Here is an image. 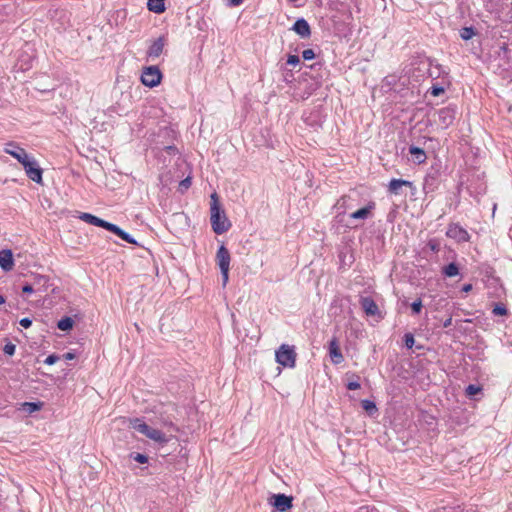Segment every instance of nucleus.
Masks as SVG:
<instances>
[{
  "label": "nucleus",
  "mask_w": 512,
  "mask_h": 512,
  "mask_svg": "<svg viewBox=\"0 0 512 512\" xmlns=\"http://www.w3.org/2000/svg\"><path fill=\"white\" fill-rule=\"evenodd\" d=\"M210 222L213 231L218 235L227 232L231 227L230 221L221 209L218 195L216 193L211 195Z\"/></svg>",
  "instance_id": "nucleus-1"
},
{
  "label": "nucleus",
  "mask_w": 512,
  "mask_h": 512,
  "mask_svg": "<svg viewBox=\"0 0 512 512\" xmlns=\"http://www.w3.org/2000/svg\"><path fill=\"white\" fill-rule=\"evenodd\" d=\"M129 425L137 432L145 435L147 438L158 444L163 445L169 441V438L162 431L147 425L139 418L129 419Z\"/></svg>",
  "instance_id": "nucleus-2"
},
{
  "label": "nucleus",
  "mask_w": 512,
  "mask_h": 512,
  "mask_svg": "<svg viewBox=\"0 0 512 512\" xmlns=\"http://www.w3.org/2000/svg\"><path fill=\"white\" fill-rule=\"evenodd\" d=\"M374 209L375 203L370 202L365 207L352 211L349 213L348 220L345 221V226L348 228H357L359 223H362L373 216Z\"/></svg>",
  "instance_id": "nucleus-3"
},
{
  "label": "nucleus",
  "mask_w": 512,
  "mask_h": 512,
  "mask_svg": "<svg viewBox=\"0 0 512 512\" xmlns=\"http://www.w3.org/2000/svg\"><path fill=\"white\" fill-rule=\"evenodd\" d=\"M230 261L231 256L228 249L221 245L216 253V262L221 271L223 286H226L229 280Z\"/></svg>",
  "instance_id": "nucleus-4"
},
{
  "label": "nucleus",
  "mask_w": 512,
  "mask_h": 512,
  "mask_svg": "<svg viewBox=\"0 0 512 512\" xmlns=\"http://www.w3.org/2000/svg\"><path fill=\"white\" fill-rule=\"evenodd\" d=\"M276 361L284 367H294L296 361V353L293 347L282 344L275 353Z\"/></svg>",
  "instance_id": "nucleus-5"
},
{
  "label": "nucleus",
  "mask_w": 512,
  "mask_h": 512,
  "mask_svg": "<svg viewBox=\"0 0 512 512\" xmlns=\"http://www.w3.org/2000/svg\"><path fill=\"white\" fill-rule=\"evenodd\" d=\"M355 208V200L350 196L341 197L336 204L334 205V209L336 212L335 221L338 223L345 222V214L348 211H351Z\"/></svg>",
  "instance_id": "nucleus-6"
},
{
  "label": "nucleus",
  "mask_w": 512,
  "mask_h": 512,
  "mask_svg": "<svg viewBox=\"0 0 512 512\" xmlns=\"http://www.w3.org/2000/svg\"><path fill=\"white\" fill-rule=\"evenodd\" d=\"M162 73L157 66L145 67L142 71L141 82L143 85L153 88L160 84Z\"/></svg>",
  "instance_id": "nucleus-7"
},
{
  "label": "nucleus",
  "mask_w": 512,
  "mask_h": 512,
  "mask_svg": "<svg viewBox=\"0 0 512 512\" xmlns=\"http://www.w3.org/2000/svg\"><path fill=\"white\" fill-rule=\"evenodd\" d=\"M494 62V66L502 71H509L512 69V55L506 44H502L499 47Z\"/></svg>",
  "instance_id": "nucleus-8"
},
{
  "label": "nucleus",
  "mask_w": 512,
  "mask_h": 512,
  "mask_svg": "<svg viewBox=\"0 0 512 512\" xmlns=\"http://www.w3.org/2000/svg\"><path fill=\"white\" fill-rule=\"evenodd\" d=\"M4 151L15 158L19 163L24 165V163L28 162L33 156L29 155L25 149L18 146L17 144L10 142L5 145Z\"/></svg>",
  "instance_id": "nucleus-9"
},
{
  "label": "nucleus",
  "mask_w": 512,
  "mask_h": 512,
  "mask_svg": "<svg viewBox=\"0 0 512 512\" xmlns=\"http://www.w3.org/2000/svg\"><path fill=\"white\" fill-rule=\"evenodd\" d=\"M23 168L29 179L36 183L42 182V169L39 167L34 157L28 162L24 163Z\"/></svg>",
  "instance_id": "nucleus-10"
},
{
  "label": "nucleus",
  "mask_w": 512,
  "mask_h": 512,
  "mask_svg": "<svg viewBox=\"0 0 512 512\" xmlns=\"http://www.w3.org/2000/svg\"><path fill=\"white\" fill-rule=\"evenodd\" d=\"M165 44L166 39L163 36L155 39L147 50L148 60L154 61L155 59L159 58L164 50Z\"/></svg>",
  "instance_id": "nucleus-11"
},
{
  "label": "nucleus",
  "mask_w": 512,
  "mask_h": 512,
  "mask_svg": "<svg viewBox=\"0 0 512 512\" xmlns=\"http://www.w3.org/2000/svg\"><path fill=\"white\" fill-rule=\"evenodd\" d=\"M446 235L458 242H465L469 240L468 232L458 224L449 225Z\"/></svg>",
  "instance_id": "nucleus-12"
},
{
  "label": "nucleus",
  "mask_w": 512,
  "mask_h": 512,
  "mask_svg": "<svg viewBox=\"0 0 512 512\" xmlns=\"http://www.w3.org/2000/svg\"><path fill=\"white\" fill-rule=\"evenodd\" d=\"M455 118V110L449 107L442 108L438 112V123L443 128L449 127Z\"/></svg>",
  "instance_id": "nucleus-13"
},
{
  "label": "nucleus",
  "mask_w": 512,
  "mask_h": 512,
  "mask_svg": "<svg viewBox=\"0 0 512 512\" xmlns=\"http://www.w3.org/2000/svg\"><path fill=\"white\" fill-rule=\"evenodd\" d=\"M273 499V506L281 512H284L292 507V498L286 496L285 494H275L273 495Z\"/></svg>",
  "instance_id": "nucleus-14"
},
{
  "label": "nucleus",
  "mask_w": 512,
  "mask_h": 512,
  "mask_svg": "<svg viewBox=\"0 0 512 512\" xmlns=\"http://www.w3.org/2000/svg\"><path fill=\"white\" fill-rule=\"evenodd\" d=\"M292 30L302 38H308L311 34L310 26L303 18L296 20Z\"/></svg>",
  "instance_id": "nucleus-15"
},
{
  "label": "nucleus",
  "mask_w": 512,
  "mask_h": 512,
  "mask_svg": "<svg viewBox=\"0 0 512 512\" xmlns=\"http://www.w3.org/2000/svg\"><path fill=\"white\" fill-rule=\"evenodd\" d=\"M0 267L6 272L13 269L14 259L11 250L6 249L0 251Z\"/></svg>",
  "instance_id": "nucleus-16"
},
{
  "label": "nucleus",
  "mask_w": 512,
  "mask_h": 512,
  "mask_svg": "<svg viewBox=\"0 0 512 512\" xmlns=\"http://www.w3.org/2000/svg\"><path fill=\"white\" fill-rule=\"evenodd\" d=\"M329 355L334 364H340L344 360L336 338L329 342Z\"/></svg>",
  "instance_id": "nucleus-17"
},
{
  "label": "nucleus",
  "mask_w": 512,
  "mask_h": 512,
  "mask_svg": "<svg viewBox=\"0 0 512 512\" xmlns=\"http://www.w3.org/2000/svg\"><path fill=\"white\" fill-rule=\"evenodd\" d=\"M79 218L86 223H89V224L97 226V227H102L106 230L108 229V226L110 224V222H107L99 217H96V216L90 214V213H81Z\"/></svg>",
  "instance_id": "nucleus-18"
},
{
  "label": "nucleus",
  "mask_w": 512,
  "mask_h": 512,
  "mask_svg": "<svg viewBox=\"0 0 512 512\" xmlns=\"http://www.w3.org/2000/svg\"><path fill=\"white\" fill-rule=\"evenodd\" d=\"M361 307L365 313L369 316H375L378 314V306L375 301L370 297H363L360 300Z\"/></svg>",
  "instance_id": "nucleus-19"
},
{
  "label": "nucleus",
  "mask_w": 512,
  "mask_h": 512,
  "mask_svg": "<svg viewBox=\"0 0 512 512\" xmlns=\"http://www.w3.org/2000/svg\"><path fill=\"white\" fill-rule=\"evenodd\" d=\"M107 230L116 234L122 240H124L128 243L137 244V241L130 234H128L127 232H125L124 230H122L120 227H118L115 224L110 223Z\"/></svg>",
  "instance_id": "nucleus-20"
},
{
  "label": "nucleus",
  "mask_w": 512,
  "mask_h": 512,
  "mask_svg": "<svg viewBox=\"0 0 512 512\" xmlns=\"http://www.w3.org/2000/svg\"><path fill=\"white\" fill-rule=\"evenodd\" d=\"M403 186L412 187V182L402 179H392L388 185V191L392 194H400V190Z\"/></svg>",
  "instance_id": "nucleus-21"
},
{
  "label": "nucleus",
  "mask_w": 512,
  "mask_h": 512,
  "mask_svg": "<svg viewBox=\"0 0 512 512\" xmlns=\"http://www.w3.org/2000/svg\"><path fill=\"white\" fill-rule=\"evenodd\" d=\"M147 7L151 12L160 14L165 11L164 0H148Z\"/></svg>",
  "instance_id": "nucleus-22"
},
{
  "label": "nucleus",
  "mask_w": 512,
  "mask_h": 512,
  "mask_svg": "<svg viewBox=\"0 0 512 512\" xmlns=\"http://www.w3.org/2000/svg\"><path fill=\"white\" fill-rule=\"evenodd\" d=\"M409 152L412 156H414L415 161L419 164L424 163L426 160V154L423 149L419 147L412 146L409 149Z\"/></svg>",
  "instance_id": "nucleus-23"
},
{
  "label": "nucleus",
  "mask_w": 512,
  "mask_h": 512,
  "mask_svg": "<svg viewBox=\"0 0 512 512\" xmlns=\"http://www.w3.org/2000/svg\"><path fill=\"white\" fill-rule=\"evenodd\" d=\"M73 324V319L71 317L66 316L58 321L57 327L62 331H69L73 328Z\"/></svg>",
  "instance_id": "nucleus-24"
},
{
  "label": "nucleus",
  "mask_w": 512,
  "mask_h": 512,
  "mask_svg": "<svg viewBox=\"0 0 512 512\" xmlns=\"http://www.w3.org/2000/svg\"><path fill=\"white\" fill-rule=\"evenodd\" d=\"M443 274L447 277H454L459 274V268L455 263H450L443 268Z\"/></svg>",
  "instance_id": "nucleus-25"
},
{
  "label": "nucleus",
  "mask_w": 512,
  "mask_h": 512,
  "mask_svg": "<svg viewBox=\"0 0 512 512\" xmlns=\"http://www.w3.org/2000/svg\"><path fill=\"white\" fill-rule=\"evenodd\" d=\"M504 0H487L486 8L491 12H497Z\"/></svg>",
  "instance_id": "nucleus-26"
},
{
  "label": "nucleus",
  "mask_w": 512,
  "mask_h": 512,
  "mask_svg": "<svg viewBox=\"0 0 512 512\" xmlns=\"http://www.w3.org/2000/svg\"><path fill=\"white\" fill-rule=\"evenodd\" d=\"M361 404L362 408L370 415L377 411L375 403L370 400H363Z\"/></svg>",
  "instance_id": "nucleus-27"
},
{
  "label": "nucleus",
  "mask_w": 512,
  "mask_h": 512,
  "mask_svg": "<svg viewBox=\"0 0 512 512\" xmlns=\"http://www.w3.org/2000/svg\"><path fill=\"white\" fill-rule=\"evenodd\" d=\"M475 35V32L473 28L471 27H464L460 31V36L463 40H469Z\"/></svg>",
  "instance_id": "nucleus-28"
},
{
  "label": "nucleus",
  "mask_w": 512,
  "mask_h": 512,
  "mask_svg": "<svg viewBox=\"0 0 512 512\" xmlns=\"http://www.w3.org/2000/svg\"><path fill=\"white\" fill-rule=\"evenodd\" d=\"M492 312L496 316H504L508 313L506 307L503 304H496Z\"/></svg>",
  "instance_id": "nucleus-29"
},
{
  "label": "nucleus",
  "mask_w": 512,
  "mask_h": 512,
  "mask_svg": "<svg viewBox=\"0 0 512 512\" xmlns=\"http://www.w3.org/2000/svg\"><path fill=\"white\" fill-rule=\"evenodd\" d=\"M481 391V388L479 386H476V385H473V384H470L467 388H466V394L468 396H475L477 395L479 392Z\"/></svg>",
  "instance_id": "nucleus-30"
},
{
  "label": "nucleus",
  "mask_w": 512,
  "mask_h": 512,
  "mask_svg": "<svg viewBox=\"0 0 512 512\" xmlns=\"http://www.w3.org/2000/svg\"><path fill=\"white\" fill-rule=\"evenodd\" d=\"M15 350H16V346L11 342H8L7 344H5V346L3 348L4 353L9 356L14 355Z\"/></svg>",
  "instance_id": "nucleus-31"
},
{
  "label": "nucleus",
  "mask_w": 512,
  "mask_h": 512,
  "mask_svg": "<svg viewBox=\"0 0 512 512\" xmlns=\"http://www.w3.org/2000/svg\"><path fill=\"white\" fill-rule=\"evenodd\" d=\"M422 307H423V305H422V301L420 299L414 301L411 304V309H412L413 313H415V314H419L421 312Z\"/></svg>",
  "instance_id": "nucleus-32"
},
{
  "label": "nucleus",
  "mask_w": 512,
  "mask_h": 512,
  "mask_svg": "<svg viewBox=\"0 0 512 512\" xmlns=\"http://www.w3.org/2000/svg\"><path fill=\"white\" fill-rule=\"evenodd\" d=\"M132 458L138 462V463H141V464H144V463H147L148 462V457L144 454H141V453H136L134 455H132Z\"/></svg>",
  "instance_id": "nucleus-33"
},
{
  "label": "nucleus",
  "mask_w": 512,
  "mask_h": 512,
  "mask_svg": "<svg viewBox=\"0 0 512 512\" xmlns=\"http://www.w3.org/2000/svg\"><path fill=\"white\" fill-rule=\"evenodd\" d=\"M404 340H405V346L407 348H412L413 347V345L415 343V339H414L412 334H410V333L405 334Z\"/></svg>",
  "instance_id": "nucleus-34"
},
{
  "label": "nucleus",
  "mask_w": 512,
  "mask_h": 512,
  "mask_svg": "<svg viewBox=\"0 0 512 512\" xmlns=\"http://www.w3.org/2000/svg\"><path fill=\"white\" fill-rule=\"evenodd\" d=\"M302 57L304 60H312L315 58V53L312 49H306L302 52Z\"/></svg>",
  "instance_id": "nucleus-35"
},
{
  "label": "nucleus",
  "mask_w": 512,
  "mask_h": 512,
  "mask_svg": "<svg viewBox=\"0 0 512 512\" xmlns=\"http://www.w3.org/2000/svg\"><path fill=\"white\" fill-rule=\"evenodd\" d=\"M444 93V88L438 85H433L431 87V94L435 97L440 96Z\"/></svg>",
  "instance_id": "nucleus-36"
},
{
  "label": "nucleus",
  "mask_w": 512,
  "mask_h": 512,
  "mask_svg": "<svg viewBox=\"0 0 512 512\" xmlns=\"http://www.w3.org/2000/svg\"><path fill=\"white\" fill-rule=\"evenodd\" d=\"M300 63V58L297 55H289L287 58V64L296 66Z\"/></svg>",
  "instance_id": "nucleus-37"
},
{
  "label": "nucleus",
  "mask_w": 512,
  "mask_h": 512,
  "mask_svg": "<svg viewBox=\"0 0 512 512\" xmlns=\"http://www.w3.org/2000/svg\"><path fill=\"white\" fill-rule=\"evenodd\" d=\"M59 360V356L56 354L49 355L45 360L44 363L47 365H53Z\"/></svg>",
  "instance_id": "nucleus-38"
},
{
  "label": "nucleus",
  "mask_w": 512,
  "mask_h": 512,
  "mask_svg": "<svg viewBox=\"0 0 512 512\" xmlns=\"http://www.w3.org/2000/svg\"><path fill=\"white\" fill-rule=\"evenodd\" d=\"M24 406L28 408L29 412H34V411H37V410L40 409V405L38 403H29V402H27V403L24 404Z\"/></svg>",
  "instance_id": "nucleus-39"
},
{
  "label": "nucleus",
  "mask_w": 512,
  "mask_h": 512,
  "mask_svg": "<svg viewBox=\"0 0 512 512\" xmlns=\"http://www.w3.org/2000/svg\"><path fill=\"white\" fill-rule=\"evenodd\" d=\"M361 387L360 383L358 381H350L347 384L348 390H357Z\"/></svg>",
  "instance_id": "nucleus-40"
},
{
  "label": "nucleus",
  "mask_w": 512,
  "mask_h": 512,
  "mask_svg": "<svg viewBox=\"0 0 512 512\" xmlns=\"http://www.w3.org/2000/svg\"><path fill=\"white\" fill-rule=\"evenodd\" d=\"M190 185H191V178L187 177L180 182L179 186H180V188L187 189L190 187Z\"/></svg>",
  "instance_id": "nucleus-41"
},
{
  "label": "nucleus",
  "mask_w": 512,
  "mask_h": 512,
  "mask_svg": "<svg viewBox=\"0 0 512 512\" xmlns=\"http://www.w3.org/2000/svg\"><path fill=\"white\" fill-rule=\"evenodd\" d=\"M19 323L23 328L27 329L31 326L32 321L29 318H22Z\"/></svg>",
  "instance_id": "nucleus-42"
},
{
  "label": "nucleus",
  "mask_w": 512,
  "mask_h": 512,
  "mask_svg": "<svg viewBox=\"0 0 512 512\" xmlns=\"http://www.w3.org/2000/svg\"><path fill=\"white\" fill-rule=\"evenodd\" d=\"M356 512H377L375 507L362 506Z\"/></svg>",
  "instance_id": "nucleus-43"
},
{
  "label": "nucleus",
  "mask_w": 512,
  "mask_h": 512,
  "mask_svg": "<svg viewBox=\"0 0 512 512\" xmlns=\"http://www.w3.org/2000/svg\"><path fill=\"white\" fill-rule=\"evenodd\" d=\"M22 291H23V293L31 294L34 292V289H33L32 285L26 284L22 287Z\"/></svg>",
  "instance_id": "nucleus-44"
},
{
  "label": "nucleus",
  "mask_w": 512,
  "mask_h": 512,
  "mask_svg": "<svg viewBox=\"0 0 512 512\" xmlns=\"http://www.w3.org/2000/svg\"><path fill=\"white\" fill-rule=\"evenodd\" d=\"M227 1H228L229 6L236 7V6L241 5L244 0H227Z\"/></svg>",
  "instance_id": "nucleus-45"
},
{
  "label": "nucleus",
  "mask_w": 512,
  "mask_h": 512,
  "mask_svg": "<svg viewBox=\"0 0 512 512\" xmlns=\"http://www.w3.org/2000/svg\"><path fill=\"white\" fill-rule=\"evenodd\" d=\"M76 355L73 352H67L63 355V358L65 360H73L75 359Z\"/></svg>",
  "instance_id": "nucleus-46"
},
{
  "label": "nucleus",
  "mask_w": 512,
  "mask_h": 512,
  "mask_svg": "<svg viewBox=\"0 0 512 512\" xmlns=\"http://www.w3.org/2000/svg\"><path fill=\"white\" fill-rule=\"evenodd\" d=\"M472 290V285L471 284H465L463 287H462V291L465 292V293H468Z\"/></svg>",
  "instance_id": "nucleus-47"
},
{
  "label": "nucleus",
  "mask_w": 512,
  "mask_h": 512,
  "mask_svg": "<svg viewBox=\"0 0 512 512\" xmlns=\"http://www.w3.org/2000/svg\"><path fill=\"white\" fill-rule=\"evenodd\" d=\"M451 325H452V317H449L448 319H446V320L444 321L443 326H444L445 328H447V327H450Z\"/></svg>",
  "instance_id": "nucleus-48"
},
{
  "label": "nucleus",
  "mask_w": 512,
  "mask_h": 512,
  "mask_svg": "<svg viewBox=\"0 0 512 512\" xmlns=\"http://www.w3.org/2000/svg\"><path fill=\"white\" fill-rule=\"evenodd\" d=\"M5 303V298L0 295V305L4 304Z\"/></svg>",
  "instance_id": "nucleus-49"
},
{
  "label": "nucleus",
  "mask_w": 512,
  "mask_h": 512,
  "mask_svg": "<svg viewBox=\"0 0 512 512\" xmlns=\"http://www.w3.org/2000/svg\"><path fill=\"white\" fill-rule=\"evenodd\" d=\"M299 0H289V2L296 4Z\"/></svg>",
  "instance_id": "nucleus-50"
}]
</instances>
